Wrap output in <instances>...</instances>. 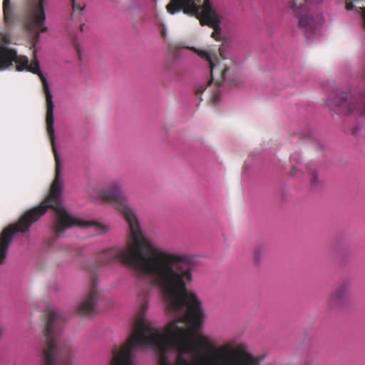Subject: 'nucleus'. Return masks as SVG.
<instances>
[{
    "label": "nucleus",
    "mask_w": 365,
    "mask_h": 365,
    "mask_svg": "<svg viewBox=\"0 0 365 365\" xmlns=\"http://www.w3.org/2000/svg\"><path fill=\"white\" fill-rule=\"evenodd\" d=\"M322 18L317 16L314 19L308 16L299 18V26L302 32L307 38H313L322 24Z\"/></svg>",
    "instance_id": "1"
},
{
    "label": "nucleus",
    "mask_w": 365,
    "mask_h": 365,
    "mask_svg": "<svg viewBox=\"0 0 365 365\" xmlns=\"http://www.w3.org/2000/svg\"><path fill=\"white\" fill-rule=\"evenodd\" d=\"M98 289L95 283H92L86 297L79 304L78 310L83 314H89L94 309L98 299Z\"/></svg>",
    "instance_id": "2"
},
{
    "label": "nucleus",
    "mask_w": 365,
    "mask_h": 365,
    "mask_svg": "<svg viewBox=\"0 0 365 365\" xmlns=\"http://www.w3.org/2000/svg\"><path fill=\"white\" fill-rule=\"evenodd\" d=\"M199 55L203 58H205L209 63H210V68H211V73H212V71L214 69V67H215V64L212 61V57L210 56V54H209L206 51H201Z\"/></svg>",
    "instance_id": "3"
},
{
    "label": "nucleus",
    "mask_w": 365,
    "mask_h": 365,
    "mask_svg": "<svg viewBox=\"0 0 365 365\" xmlns=\"http://www.w3.org/2000/svg\"><path fill=\"white\" fill-rule=\"evenodd\" d=\"M0 40L6 43H9V37L3 31V29L0 26Z\"/></svg>",
    "instance_id": "4"
},
{
    "label": "nucleus",
    "mask_w": 365,
    "mask_h": 365,
    "mask_svg": "<svg viewBox=\"0 0 365 365\" xmlns=\"http://www.w3.org/2000/svg\"><path fill=\"white\" fill-rule=\"evenodd\" d=\"M219 51H220V54L221 57L222 58H225V47L224 46H222V47L220 48Z\"/></svg>",
    "instance_id": "5"
},
{
    "label": "nucleus",
    "mask_w": 365,
    "mask_h": 365,
    "mask_svg": "<svg viewBox=\"0 0 365 365\" xmlns=\"http://www.w3.org/2000/svg\"><path fill=\"white\" fill-rule=\"evenodd\" d=\"M353 8H354V5H353L352 2L347 1L346 2V9H347V10L350 11V10L353 9Z\"/></svg>",
    "instance_id": "6"
},
{
    "label": "nucleus",
    "mask_w": 365,
    "mask_h": 365,
    "mask_svg": "<svg viewBox=\"0 0 365 365\" xmlns=\"http://www.w3.org/2000/svg\"><path fill=\"white\" fill-rule=\"evenodd\" d=\"M291 6L292 8L297 7V9H299V7L297 6V2H296L295 0H292V1H291Z\"/></svg>",
    "instance_id": "7"
},
{
    "label": "nucleus",
    "mask_w": 365,
    "mask_h": 365,
    "mask_svg": "<svg viewBox=\"0 0 365 365\" xmlns=\"http://www.w3.org/2000/svg\"><path fill=\"white\" fill-rule=\"evenodd\" d=\"M72 1H73V9H80V10H82V9H81V8H80V7H79V8H78V7H77V5H76V0H72Z\"/></svg>",
    "instance_id": "8"
},
{
    "label": "nucleus",
    "mask_w": 365,
    "mask_h": 365,
    "mask_svg": "<svg viewBox=\"0 0 365 365\" xmlns=\"http://www.w3.org/2000/svg\"><path fill=\"white\" fill-rule=\"evenodd\" d=\"M360 110H361V115L365 116V103H364L363 108H360Z\"/></svg>",
    "instance_id": "9"
},
{
    "label": "nucleus",
    "mask_w": 365,
    "mask_h": 365,
    "mask_svg": "<svg viewBox=\"0 0 365 365\" xmlns=\"http://www.w3.org/2000/svg\"><path fill=\"white\" fill-rule=\"evenodd\" d=\"M312 180H313V182H314V183L317 182V176H316V175H314V174L313 175V179H312Z\"/></svg>",
    "instance_id": "10"
},
{
    "label": "nucleus",
    "mask_w": 365,
    "mask_h": 365,
    "mask_svg": "<svg viewBox=\"0 0 365 365\" xmlns=\"http://www.w3.org/2000/svg\"><path fill=\"white\" fill-rule=\"evenodd\" d=\"M327 104H328V106H329L330 108H331L332 109H334V108L333 104L331 103V102L328 101Z\"/></svg>",
    "instance_id": "11"
},
{
    "label": "nucleus",
    "mask_w": 365,
    "mask_h": 365,
    "mask_svg": "<svg viewBox=\"0 0 365 365\" xmlns=\"http://www.w3.org/2000/svg\"><path fill=\"white\" fill-rule=\"evenodd\" d=\"M227 71V69H225V71H223V73H222V78H223L224 79H225V74H226Z\"/></svg>",
    "instance_id": "12"
},
{
    "label": "nucleus",
    "mask_w": 365,
    "mask_h": 365,
    "mask_svg": "<svg viewBox=\"0 0 365 365\" xmlns=\"http://www.w3.org/2000/svg\"><path fill=\"white\" fill-rule=\"evenodd\" d=\"M304 1L306 4H312V0H304Z\"/></svg>",
    "instance_id": "13"
},
{
    "label": "nucleus",
    "mask_w": 365,
    "mask_h": 365,
    "mask_svg": "<svg viewBox=\"0 0 365 365\" xmlns=\"http://www.w3.org/2000/svg\"><path fill=\"white\" fill-rule=\"evenodd\" d=\"M357 108H350V112L351 113H354L355 110H356Z\"/></svg>",
    "instance_id": "14"
},
{
    "label": "nucleus",
    "mask_w": 365,
    "mask_h": 365,
    "mask_svg": "<svg viewBox=\"0 0 365 365\" xmlns=\"http://www.w3.org/2000/svg\"><path fill=\"white\" fill-rule=\"evenodd\" d=\"M255 261L258 262V258L257 257H255Z\"/></svg>",
    "instance_id": "15"
}]
</instances>
